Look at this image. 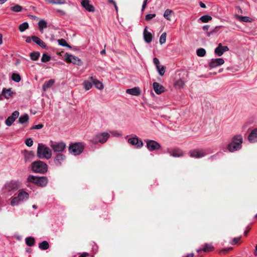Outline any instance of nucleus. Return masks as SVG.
Listing matches in <instances>:
<instances>
[{
    "mask_svg": "<svg viewBox=\"0 0 257 257\" xmlns=\"http://www.w3.org/2000/svg\"><path fill=\"white\" fill-rule=\"evenodd\" d=\"M13 94L11 89L4 88L3 90L2 94L0 95V99H2V97L4 96L6 98H9Z\"/></svg>",
    "mask_w": 257,
    "mask_h": 257,
    "instance_id": "bb28decb",
    "label": "nucleus"
},
{
    "mask_svg": "<svg viewBox=\"0 0 257 257\" xmlns=\"http://www.w3.org/2000/svg\"><path fill=\"white\" fill-rule=\"evenodd\" d=\"M196 54L198 56L203 57L206 54V51L204 48H199L197 50Z\"/></svg>",
    "mask_w": 257,
    "mask_h": 257,
    "instance_id": "58836bf2",
    "label": "nucleus"
},
{
    "mask_svg": "<svg viewBox=\"0 0 257 257\" xmlns=\"http://www.w3.org/2000/svg\"><path fill=\"white\" fill-rule=\"evenodd\" d=\"M224 63V60L222 58L212 59L209 63L210 68H216Z\"/></svg>",
    "mask_w": 257,
    "mask_h": 257,
    "instance_id": "4468645a",
    "label": "nucleus"
},
{
    "mask_svg": "<svg viewBox=\"0 0 257 257\" xmlns=\"http://www.w3.org/2000/svg\"><path fill=\"white\" fill-rule=\"evenodd\" d=\"M145 141L147 149L151 152L159 150L161 148L160 144L155 141L146 140Z\"/></svg>",
    "mask_w": 257,
    "mask_h": 257,
    "instance_id": "1a4fd4ad",
    "label": "nucleus"
},
{
    "mask_svg": "<svg viewBox=\"0 0 257 257\" xmlns=\"http://www.w3.org/2000/svg\"><path fill=\"white\" fill-rule=\"evenodd\" d=\"M172 14H174V12L170 9H167L164 14V18L167 20L171 21V16Z\"/></svg>",
    "mask_w": 257,
    "mask_h": 257,
    "instance_id": "2f4dec72",
    "label": "nucleus"
},
{
    "mask_svg": "<svg viewBox=\"0 0 257 257\" xmlns=\"http://www.w3.org/2000/svg\"><path fill=\"white\" fill-rule=\"evenodd\" d=\"M229 48L226 46H222L221 43H219L214 50L215 53L218 56H221L223 55L224 52L228 51Z\"/></svg>",
    "mask_w": 257,
    "mask_h": 257,
    "instance_id": "2eb2a0df",
    "label": "nucleus"
},
{
    "mask_svg": "<svg viewBox=\"0 0 257 257\" xmlns=\"http://www.w3.org/2000/svg\"><path fill=\"white\" fill-rule=\"evenodd\" d=\"M214 249V247L211 244L205 243L203 247V251L211 252Z\"/></svg>",
    "mask_w": 257,
    "mask_h": 257,
    "instance_id": "7c9ffc66",
    "label": "nucleus"
},
{
    "mask_svg": "<svg viewBox=\"0 0 257 257\" xmlns=\"http://www.w3.org/2000/svg\"><path fill=\"white\" fill-rule=\"evenodd\" d=\"M32 41L42 48L46 49L47 48L46 44L37 36H32Z\"/></svg>",
    "mask_w": 257,
    "mask_h": 257,
    "instance_id": "393cba45",
    "label": "nucleus"
},
{
    "mask_svg": "<svg viewBox=\"0 0 257 257\" xmlns=\"http://www.w3.org/2000/svg\"><path fill=\"white\" fill-rule=\"evenodd\" d=\"M38 27L41 32L43 33V29L47 27V24L44 20H41L38 22Z\"/></svg>",
    "mask_w": 257,
    "mask_h": 257,
    "instance_id": "c756f323",
    "label": "nucleus"
},
{
    "mask_svg": "<svg viewBox=\"0 0 257 257\" xmlns=\"http://www.w3.org/2000/svg\"><path fill=\"white\" fill-rule=\"evenodd\" d=\"M128 143L133 146H135L137 148H142L144 144L141 140L139 139L137 137L131 138L128 139Z\"/></svg>",
    "mask_w": 257,
    "mask_h": 257,
    "instance_id": "ddd939ff",
    "label": "nucleus"
},
{
    "mask_svg": "<svg viewBox=\"0 0 257 257\" xmlns=\"http://www.w3.org/2000/svg\"><path fill=\"white\" fill-rule=\"evenodd\" d=\"M24 159L26 162L31 161L34 157V153L33 151H24Z\"/></svg>",
    "mask_w": 257,
    "mask_h": 257,
    "instance_id": "412c9836",
    "label": "nucleus"
},
{
    "mask_svg": "<svg viewBox=\"0 0 257 257\" xmlns=\"http://www.w3.org/2000/svg\"><path fill=\"white\" fill-rule=\"evenodd\" d=\"M29 118V115L28 114H25L21 116L19 118V122L21 124H24L27 121H28Z\"/></svg>",
    "mask_w": 257,
    "mask_h": 257,
    "instance_id": "473e14b6",
    "label": "nucleus"
},
{
    "mask_svg": "<svg viewBox=\"0 0 257 257\" xmlns=\"http://www.w3.org/2000/svg\"><path fill=\"white\" fill-rule=\"evenodd\" d=\"M44 127V125L43 124H39L37 125H33L31 128H30L31 130H39L42 128Z\"/></svg>",
    "mask_w": 257,
    "mask_h": 257,
    "instance_id": "de8ad7c7",
    "label": "nucleus"
},
{
    "mask_svg": "<svg viewBox=\"0 0 257 257\" xmlns=\"http://www.w3.org/2000/svg\"><path fill=\"white\" fill-rule=\"evenodd\" d=\"M45 1L49 3H51V4H54V3H58V2H54V0H45Z\"/></svg>",
    "mask_w": 257,
    "mask_h": 257,
    "instance_id": "69168bd1",
    "label": "nucleus"
},
{
    "mask_svg": "<svg viewBox=\"0 0 257 257\" xmlns=\"http://www.w3.org/2000/svg\"><path fill=\"white\" fill-rule=\"evenodd\" d=\"M170 155L173 157H180L183 156L184 153L180 149H175L172 151L169 152Z\"/></svg>",
    "mask_w": 257,
    "mask_h": 257,
    "instance_id": "b1692460",
    "label": "nucleus"
},
{
    "mask_svg": "<svg viewBox=\"0 0 257 257\" xmlns=\"http://www.w3.org/2000/svg\"><path fill=\"white\" fill-rule=\"evenodd\" d=\"M65 60L67 63H72L77 65H81L82 64V61L79 58L68 53L65 55Z\"/></svg>",
    "mask_w": 257,
    "mask_h": 257,
    "instance_id": "9b49d317",
    "label": "nucleus"
},
{
    "mask_svg": "<svg viewBox=\"0 0 257 257\" xmlns=\"http://www.w3.org/2000/svg\"><path fill=\"white\" fill-rule=\"evenodd\" d=\"M40 56V53L39 52H33L30 54L31 59L33 61L37 60Z\"/></svg>",
    "mask_w": 257,
    "mask_h": 257,
    "instance_id": "72a5a7b5",
    "label": "nucleus"
},
{
    "mask_svg": "<svg viewBox=\"0 0 257 257\" xmlns=\"http://www.w3.org/2000/svg\"><path fill=\"white\" fill-rule=\"evenodd\" d=\"M25 143V144L28 147H29L32 146L33 145V141L32 140V139L31 138H28V139H26Z\"/></svg>",
    "mask_w": 257,
    "mask_h": 257,
    "instance_id": "49530a36",
    "label": "nucleus"
},
{
    "mask_svg": "<svg viewBox=\"0 0 257 257\" xmlns=\"http://www.w3.org/2000/svg\"><path fill=\"white\" fill-rule=\"evenodd\" d=\"M54 2H59L58 3H54V4H63L65 3V0H54Z\"/></svg>",
    "mask_w": 257,
    "mask_h": 257,
    "instance_id": "5fc2aeb1",
    "label": "nucleus"
},
{
    "mask_svg": "<svg viewBox=\"0 0 257 257\" xmlns=\"http://www.w3.org/2000/svg\"><path fill=\"white\" fill-rule=\"evenodd\" d=\"M212 20V17L208 15H204L200 18V20L203 23H207Z\"/></svg>",
    "mask_w": 257,
    "mask_h": 257,
    "instance_id": "4c0bfd02",
    "label": "nucleus"
},
{
    "mask_svg": "<svg viewBox=\"0 0 257 257\" xmlns=\"http://www.w3.org/2000/svg\"><path fill=\"white\" fill-rule=\"evenodd\" d=\"M248 140L251 143L257 142V128L251 131L248 136Z\"/></svg>",
    "mask_w": 257,
    "mask_h": 257,
    "instance_id": "6ab92c4d",
    "label": "nucleus"
},
{
    "mask_svg": "<svg viewBox=\"0 0 257 257\" xmlns=\"http://www.w3.org/2000/svg\"><path fill=\"white\" fill-rule=\"evenodd\" d=\"M174 85L176 87H183L184 85V82L183 80L180 79L175 83Z\"/></svg>",
    "mask_w": 257,
    "mask_h": 257,
    "instance_id": "c03bdc74",
    "label": "nucleus"
},
{
    "mask_svg": "<svg viewBox=\"0 0 257 257\" xmlns=\"http://www.w3.org/2000/svg\"><path fill=\"white\" fill-rule=\"evenodd\" d=\"M209 28V25H205V26H203V30L204 31H207L208 30Z\"/></svg>",
    "mask_w": 257,
    "mask_h": 257,
    "instance_id": "e2e57ef3",
    "label": "nucleus"
},
{
    "mask_svg": "<svg viewBox=\"0 0 257 257\" xmlns=\"http://www.w3.org/2000/svg\"><path fill=\"white\" fill-rule=\"evenodd\" d=\"M26 243L29 246H32L35 243V239L33 237H28L26 239Z\"/></svg>",
    "mask_w": 257,
    "mask_h": 257,
    "instance_id": "c9c22d12",
    "label": "nucleus"
},
{
    "mask_svg": "<svg viewBox=\"0 0 257 257\" xmlns=\"http://www.w3.org/2000/svg\"><path fill=\"white\" fill-rule=\"evenodd\" d=\"M147 3H148V0H144V1L143 4V6H142V11H143L144 10V9L146 8L147 4Z\"/></svg>",
    "mask_w": 257,
    "mask_h": 257,
    "instance_id": "6e6d98bb",
    "label": "nucleus"
},
{
    "mask_svg": "<svg viewBox=\"0 0 257 257\" xmlns=\"http://www.w3.org/2000/svg\"><path fill=\"white\" fill-rule=\"evenodd\" d=\"M241 237L234 238L232 241L231 244L234 245L237 244L240 240Z\"/></svg>",
    "mask_w": 257,
    "mask_h": 257,
    "instance_id": "3c124183",
    "label": "nucleus"
},
{
    "mask_svg": "<svg viewBox=\"0 0 257 257\" xmlns=\"http://www.w3.org/2000/svg\"><path fill=\"white\" fill-rule=\"evenodd\" d=\"M166 33H163L160 36L159 42L161 44H164L166 40Z\"/></svg>",
    "mask_w": 257,
    "mask_h": 257,
    "instance_id": "a19ab883",
    "label": "nucleus"
},
{
    "mask_svg": "<svg viewBox=\"0 0 257 257\" xmlns=\"http://www.w3.org/2000/svg\"><path fill=\"white\" fill-rule=\"evenodd\" d=\"M50 146L54 153H61L66 148V144L63 142H50Z\"/></svg>",
    "mask_w": 257,
    "mask_h": 257,
    "instance_id": "0eeeda50",
    "label": "nucleus"
},
{
    "mask_svg": "<svg viewBox=\"0 0 257 257\" xmlns=\"http://www.w3.org/2000/svg\"><path fill=\"white\" fill-rule=\"evenodd\" d=\"M31 169L34 173L44 174L48 171V165L40 160L36 161L31 163Z\"/></svg>",
    "mask_w": 257,
    "mask_h": 257,
    "instance_id": "20e7f679",
    "label": "nucleus"
},
{
    "mask_svg": "<svg viewBox=\"0 0 257 257\" xmlns=\"http://www.w3.org/2000/svg\"><path fill=\"white\" fill-rule=\"evenodd\" d=\"M84 150V146L80 143H76L70 145L68 151L69 152L73 155H80Z\"/></svg>",
    "mask_w": 257,
    "mask_h": 257,
    "instance_id": "39448f33",
    "label": "nucleus"
},
{
    "mask_svg": "<svg viewBox=\"0 0 257 257\" xmlns=\"http://www.w3.org/2000/svg\"><path fill=\"white\" fill-rule=\"evenodd\" d=\"M189 155L191 158L199 159L205 155V152L203 149H195L189 151Z\"/></svg>",
    "mask_w": 257,
    "mask_h": 257,
    "instance_id": "9d476101",
    "label": "nucleus"
},
{
    "mask_svg": "<svg viewBox=\"0 0 257 257\" xmlns=\"http://www.w3.org/2000/svg\"><path fill=\"white\" fill-rule=\"evenodd\" d=\"M16 202V197H14L11 201V205L12 206H15Z\"/></svg>",
    "mask_w": 257,
    "mask_h": 257,
    "instance_id": "4d7b16f0",
    "label": "nucleus"
},
{
    "mask_svg": "<svg viewBox=\"0 0 257 257\" xmlns=\"http://www.w3.org/2000/svg\"><path fill=\"white\" fill-rule=\"evenodd\" d=\"M126 92L134 96H139L141 94V90L139 87H135L133 88L127 89Z\"/></svg>",
    "mask_w": 257,
    "mask_h": 257,
    "instance_id": "5701e85b",
    "label": "nucleus"
},
{
    "mask_svg": "<svg viewBox=\"0 0 257 257\" xmlns=\"http://www.w3.org/2000/svg\"><path fill=\"white\" fill-rule=\"evenodd\" d=\"M39 247L42 250H46L49 248V244L47 241H43L39 243Z\"/></svg>",
    "mask_w": 257,
    "mask_h": 257,
    "instance_id": "f704fd0d",
    "label": "nucleus"
},
{
    "mask_svg": "<svg viewBox=\"0 0 257 257\" xmlns=\"http://www.w3.org/2000/svg\"><path fill=\"white\" fill-rule=\"evenodd\" d=\"M37 156L39 159H49L52 157L51 150L43 144L39 143L38 145Z\"/></svg>",
    "mask_w": 257,
    "mask_h": 257,
    "instance_id": "7ed1b4c3",
    "label": "nucleus"
},
{
    "mask_svg": "<svg viewBox=\"0 0 257 257\" xmlns=\"http://www.w3.org/2000/svg\"><path fill=\"white\" fill-rule=\"evenodd\" d=\"M232 249V247H229L228 248H224L222 250L220 251V252H222L224 254H226L227 252L229 250H231Z\"/></svg>",
    "mask_w": 257,
    "mask_h": 257,
    "instance_id": "864d4df0",
    "label": "nucleus"
},
{
    "mask_svg": "<svg viewBox=\"0 0 257 257\" xmlns=\"http://www.w3.org/2000/svg\"><path fill=\"white\" fill-rule=\"evenodd\" d=\"M153 88L155 92L160 94L164 91V87L158 82L153 83Z\"/></svg>",
    "mask_w": 257,
    "mask_h": 257,
    "instance_id": "4be33fe9",
    "label": "nucleus"
},
{
    "mask_svg": "<svg viewBox=\"0 0 257 257\" xmlns=\"http://www.w3.org/2000/svg\"><path fill=\"white\" fill-rule=\"evenodd\" d=\"M58 42L59 44L62 46H66L69 48H71L70 46L68 45L66 40L63 39H60L58 40Z\"/></svg>",
    "mask_w": 257,
    "mask_h": 257,
    "instance_id": "ea45409f",
    "label": "nucleus"
},
{
    "mask_svg": "<svg viewBox=\"0 0 257 257\" xmlns=\"http://www.w3.org/2000/svg\"><path fill=\"white\" fill-rule=\"evenodd\" d=\"M29 197V195L27 192L22 190L17 195V202L19 201H23L26 200L28 199Z\"/></svg>",
    "mask_w": 257,
    "mask_h": 257,
    "instance_id": "a211bd4d",
    "label": "nucleus"
},
{
    "mask_svg": "<svg viewBox=\"0 0 257 257\" xmlns=\"http://www.w3.org/2000/svg\"><path fill=\"white\" fill-rule=\"evenodd\" d=\"M89 80L92 82L93 84L97 89L99 90H102L103 89L104 86L103 83L98 79L94 78L92 76H91L89 77Z\"/></svg>",
    "mask_w": 257,
    "mask_h": 257,
    "instance_id": "dca6fc26",
    "label": "nucleus"
},
{
    "mask_svg": "<svg viewBox=\"0 0 257 257\" xmlns=\"http://www.w3.org/2000/svg\"><path fill=\"white\" fill-rule=\"evenodd\" d=\"M55 83L53 79H50L48 81L45 82L43 85V90L45 91L48 89L50 88Z\"/></svg>",
    "mask_w": 257,
    "mask_h": 257,
    "instance_id": "c85d7f7f",
    "label": "nucleus"
},
{
    "mask_svg": "<svg viewBox=\"0 0 257 257\" xmlns=\"http://www.w3.org/2000/svg\"><path fill=\"white\" fill-rule=\"evenodd\" d=\"M221 26H216L211 31L212 33L214 34L217 33L221 29Z\"/></svg>",
    "mask_w": 257,
    "mask_h": 257,
    "instance_id": "603ef678",
    "label": "nucleus"
},
{
    "mask_svg": "<svg viewBox=\"0 0 257 257\" xmlns=\"http://www.w3.org/2000/svg\"><path fill=\"white\" fill-rule=\"evenodd\" d=\"M109 137V135L106 132L96 135L94 138L91 140V142L93 144H97L99 142L103 144L106 142Z\"/></svg>",
    "mask_w": 257,
    "mask_h": 257,
    "instance_id": "6e6552de",
    "label": "nucleus"
},
{
    "mask_svg": "<svg viewBox=\"0 0 257 257\" xmlns=\"http://www.w3.org/2000/svg\"><path fill=\"white\" fill-rule=\"evenodd\" d=\"M89 255L87 252H83L79 257H86Z\"/></svg>",
    "mask_w": 257,
    "mask_h": 257,
    "instance_id": "052dcab7",
    "label": "nucleus"
},
{
    "mask_svg": "<svg viewBox=\"0 0 257 257\" xmlns=\"http://www.w3.org/2000/svg\"><path fill=\"white\" fill-rule=\"evenodd\" d=\"M161 67H158V68H157L159 73V74L161 75V76H163L165 72V67L163 66H161Z\"/></svg>",
    "mask_w": 257,
    "mask_h": 257,
    "instance_id": "a18cd8bd",
    "label": "nucleus"
},
{
    "mask_svg": "<svg viewBox=\"0 0 257 257\" xmlns=\"http://www.w3.org/2000/svg\"><path fill=\"white\" fill-rule=\"evenodd\" d=\"M16 119V111L13 112L12 115L9 116L6 120V124L8 126H10L15 121Z\"/></svg>",
    "mask_w": 257,
    "mask_h": 257,
    "instance_id": "a878e982",
    "label": "nucleus"
},
{
    "mask_svg": "<svg viewBox=\"0 0 257 257\" xmlns=\"http://www.w3.org/2000/svg\"><path fill=\"white\" fill-rule=\"evenodd\" d=\"M147 27L145 28L143 32V35L145 41L147 43H149L152 41L153 36L151 33L147 31Z\"/></svg>",
    "mask_w": 257,
    "mask_h": 257,
    "instance_id": "f3484780",
    "label": "nucleus"
},
{
    "mask_svg": "<svg viewBox=\"0 0 257 257\" xmlns=\"http://www.w3.org/2000/svg\"><path fill=\"white\" fill-rule=\"evenodd\" d=\"M16 183L15 181H11L7 183L3 188L4 193L7 197L12 195L15 191Z\"/></svg>",
    "mask_w": 257,
    "mask_h": 257,
    "instance_id": "423d86ee",
    "label": "nucleus"
},
{
    "mask_svg": "<svg viewBox=\"0 0 257 257\" xmlns=\"http://www.w3.org/2000/svg\"><path fill=\"white\" fill-rule=\"evenodd\" d=\"M234 18L241 21V22H251L252 21V20L251 19H250L249 17H246V16H239L237 14H235L234 15Z\"/></svg>",
    "mask_w": 257,
    "mask_h": 257,
    "instance_id": "cd10ccee",
    "label": "nucleus"
},
{
    "mask_svg": "<svg viewBox=\"0 0 257 257\" xmlns=\"http://www.w3.org/2000/svg\"><path fill=\"white\" fill-rule=\"evenodd\" d=\"M29 24L27 22H24L19 26V29L20 32H23L29 28Z\"/></svg>",
    "mask_w": 257,
    "mask_h": 257,
    "instance_id": "e433bc0d",
    "label": "nucleus"
},
{
    "mask_svg": "<svg viewBox=\"0 0 257 257\" xmlns=\"http://www.w3.org/2000/svg\"><path fill=\"white\" fill-rule=\"evenodd\" d=\"M92 84L93 83L90 80V81H85L84 82V86L85 89L86 90H88L89 89H90L92 87Z\"/></svg>",
    "mask_w": 257,
    "mask_h": 257,
    "instance_id": "79ce46f5",
    "label": "nucleus"
},
{
    "mask_svg": "<svg viewBox=\"0 0 257 257\" xmlns=\"http://www.w3.org/2000/svg\"><path fill=\"white\" fill-rule=\"evenodd\" d=\"M66 156L61 153H57L54 157V163L58 167L61 166L66 160Z\"/></svg>",
    "mask_w": 257,
    "mask_h": 257,
    "instance_id": "f8f14e48",
    "label": "nucleus"
},
{
    "mask_svg": "<svg viewBox=\"0 0 257 257\" xmlns=\"http://www.w3.org/2000/svg\"><path fill=\"white\" fill-rule=\"evenodd\" d=\"M194 256V253H191L188 254L186 256H183V257H193Z\"/></svg>",
    "mask_w": 257,
    "mask_h": 257,
    "instance_id": "338daca9",
    "label": "nucleus"
},
{
    "mask_svg": "<svg viewBox=\"0 0 257 257\" xmlns=\"http://www.w3.org/2000/svg\"><path fill=\"white\" fill-rule=\"evenodd\" d=\"M32 40V37H27L26 40V42L28 43H31Z\"/></svg>",
    "mask_w": 257,
    "mask_h": 257,
    "instance_id": "13d9d810",
    "label": "nucleus"
},
{
    "mask_svg": "<svg viewBox=\"0 0 257 257\" xmlns=\"http://www.w3.org/2000/svg\"><path fill=\"white\" fill-rule=\"evenodd\" d=\"M50 60V56L47 55L46 54H43L41 58V61L42 62H47Z\"/></svg>",
    "mask_w": 257,
    "mask_h": 257,
    "instance_id": "37998d69",
    "label": "nucleus"
},
{
    "mask_svg": "<svg viewBox=\"0 0 257 257\" xmlns=\"http://www.w3.org/2000/svg\"><path fill=\"white\" fill-rule=\"evenodd\" d=\"M243 139L241 135H238L234 136L231 142L227 145V149L230 152L239 150L242 147Z\"/></svg>",
    "mask_w": 257,
    "mask_h": 257,
    "instance_id": "f03ea898",
    "label": "nucleus"
},
{
    "mask_svg": "<svg viewBox=\"0 0 257 257\" xmlns=\"http://www.w3.org/2000/svg\"><path fill=\"white\" fill-rule=\"evenodd\" d=\"M254 254L255 256H257V244L255 246V251L254 252Z\"/></svg>",
    "mask_w": 257,
    "mask_h": 257,
    "instance_id": "774afa93",
    "label": "nucleus"
},
{
    "mask_svg": "<svg viewBox=\"0 0 257 257\" xmlns=\"http://www.w3.org/2000/svg\"><path fill=\"white\" fill-rule=\"evenodd\" d=\"M156 17V14H148L146 16V20L147 21H149L153 18Z\"/></svg>",
    "mask_w": 257,
    "mask_h": 257,
    "instance_id": "09e8293b",
    "label": "nucleus"
},
{
    "mask_svg": "<svg viewBox=\"0 0 257 257\" xmlns=\"http://www.w3.org/2000/svg\"><path fill=\"white\" fill-rule=\"evenodd\" d=\"M153 62H154V64L156 65L157 68L161 67L159 60L157 58L155 57L154 58Z\"/></svg>",
    "mask_w": 257,
    "mask_h": 257,
    "instance_id": "8fccbe9b",
    "label": "nucleus"
},
{
    "mask_svg": "<svg viewBox=\"0 0 257 257\" xmlns=\"http://www.w3.org/2000/svg\"><path fill=\"white\" fill-rule=\"evenodd\" d=\"M200 6L202 8H206V5L202 2L199 3Z\"/></svg>",
    "mask_w": 257,
    "mask_h": 257,
    "instance_id": "680f3d73",
    "label": "nucleus"
},
{
    "mask_svg": "<svg viewBox=\"0 0 257 257\" xmlns=\"http://www.w3.org/2000/svg\"><path fill=\"white\" fill-rule=\"evenodd\" d=\"M48 182V179L46 177H37L33 175H29L25 182L27 187H30V183H32L38 186L44 187L46 186Z\"/></svg>",
    "mask_w": 257,
    "mask_h": 257,
    "instance_id": "f257e3e1",
    "label": "nucleus"
},
{
    "mask_svg": "<svg viewBox=\"0 0 257 257\" xmlns=\"http://www.w3.org/2000/svg\"><path fill=\"white\" fill-rule=\"evenodd\" d=\"M22 10V7L19 5H17V12L21 11Z\"/></svg>",
    "mask_w": 257,
    "mask_h": 257,
    "instance_id": "0e129e2a",
    "label": "nucleus"
},
{
    "mask_svg": "<svg viewBox=\"0 0 257 257\" xmlns=\"http://www.w3.org/2000/svg\"><path fill=\"white\" fill-rule=\"evenodd\" d=\"M81 5L88 12H93L94 11V7L89 4L88 0H83L81 2Z\"/></svg>",
    "mask_w": 257,
    "mask_h": 257,
    "instance_id": "aec40b11",
    "label": "nucleus"
},
{
    "mask_svg": "<svg viewBox=\"0 0 257 257\" xmlns=\"http://www.w3.org/2000/svg\"><path fill=\"white\" fill-rule=\"evenodd\" d=\"M12 79L16 82V73H14L12 75Z\"/></svg>",
    "mask_w": 257,
    "mask_h": 257,
    "instance_id": "bf43d9fd",
    "label": "nucleus"
}]
</instances>
